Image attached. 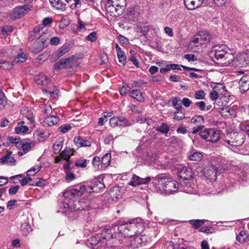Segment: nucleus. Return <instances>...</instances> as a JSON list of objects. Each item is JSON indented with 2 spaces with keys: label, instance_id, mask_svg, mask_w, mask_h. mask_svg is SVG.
I'll list each match as a JSON object with an SVG mask.
<instances>
[{
  "label": "nucleus",
  "instance_id": "52",
  "mask_svg": "<svg viewBox=\"0 0 249 249\" xmlns=\"http://www.w3.org/2000/svg\"><path fill=\"white\" fill-rule=\"evenodd\" d=\"M205 93L203 90H199L196 91L194 95L195 99L197 100L203 99L205 96Z\"/></svg>",
  "mask_w": 249,
  "mask_h": 249
},
{
  "label": "nucleus",
  "instance_id": "61",
  "mask_svg": "<svg viewBox=\"0 0 249 249\" xmlns=\"http://www.w3.org/2000/svg\"><path fill=\"white\" fill-rule=\"evenodd\" d=\"M119 119V125H128L129 124L128 120L124 117H118Z\"/></svg>",
  "mask_w": 249,
  "mask_h": 249
},
{
  "label": "nucleus",
  "instance_id": "50",
  "mask_svg": "<svg viewBox=\"0 0 249 249\" xmlns=\"http://www.w3.org/2000/svg\"><path fill=\"white\" fill-rule=\"evenodd\" d=\"M42 91L44 93H49L51 97L53 98H56L58 95V90L57 89H54L51 90L50 89H42Z\"/></svg>",
  "mask_w": 249,
  "mask_h": 249
},
{
  "label": "nucleus",
  "instance_id": "33",
  "mask_svg": "<svg viewBox=\"0 0 249 249\" xmlns=\"http://www.w3.org/2000/svg\"><path fill=\"white\" fill-rule=\"evenodd\" d=\"M63 143L64 142L62 138H58L55 141L53 145L54 153L58 154L59 153L63 147Z\"/></svg>",
  "mask_w": 249,
  "mask_h": 249
},
{
  "label": "nucleus",
  "instance_id": "56",
  "mask_svg": "<svg viewBox=\"0 0 249 249\" xmlns=\"http://www.w3.org/2000/svg\"><path fill=\"white\" fill-rule=\"evenodd\" d=\"M75 165L76 167H79L82 168H84L87 166V160H77L75 163Z\"/></svg>",
  "mask_w": 249,
  "mask_h": 249
},
{
  "label": "nucleus",
  "instance_id": "10",
  "mask_svg": "<svg viewBox=\"0 0 249 249\" xmlns=\"http://www.w3.org/2000/svg\"><path fill=\"white\" fill-rule=\"evenodd\" d=\"M75 59V57L74 55H72L69 58L61 59L54 64V68L57 70H60L65 68H71L73 65V61Z\"/></svg>",
  "mask_w": 249,
  "mask_h": 249
},
{
  "label": "nucleus",
  "instance_id": "54",
  "mask_svg": "<svg viewBox=\"0 0 249 249\" xmlns=\"http://www.w3.org/2000/svg\"><path fill=\"white\" fill-rule=\"evenodd\" d=\"M119 119L118 117H112L110 119V121H109L110 125L113 127H114L115 126L119 125Z\"/></svg>",
  "mask_w": 249,
  "mask_h": 249
},
{
  "label": "nucleus",
  "instance_id": "23",
  "mask_svg": "<svg viewBox=\"0 0 249 249\" xmlns=\"http://www.w3.org/2000/svg\"><path fill=\"white\" fill-rule=\"evenodd\" d=\"M130 223L131 227L130 228L132 229L134 235L136 234L141 235L140 233L143 231L144 228L143 223L141 222L136 221L131 222Z\"/></svg>",
  "mask_w": 249,
  "mask_h": 249
},
{
  "label": "nucleus",
  "instance_id": "3",
  "mask_svg": "<svg viewBox=\"0 0 249 249\" xmlns=\"http://www.w3.org/2000/svg\"><path fill=\"white\" fill-rule=\"evenodd\" d=\"M86 190V186L85 185H81L80 186L75 188L68 189L63 193V196L65 199V203L74 201V199L76 197L81 196Z\"/></svg>",
  "mask_w": 249,
  "mask_h": 249
},
{
  "label": "nucleus",
  "instance_id": "20",
  "mask_svg": "<svg viewBox=\"0 0 249 249\" xmlns=\"http://www.w3.org/2000/svg\"><path fill=\"white\" fill-rule=\"evenodd\" d=\"M203 0H184L186 7L190 10H194L200 6Z\"/></svg>",
  "mask_w": 249,
  "mask_h": 249
},
{
  "label": "nucleus",
  "instance_id": "27",
  "mask_svg": "<svg viewBox=\"0 0 249 249\" xmlns=\"http://www.w3.org/2000/svg\"><path fill=\"white\" fill-rule=\"evenodd\" d=\"M73 142L75 144L79 147L82 146H90L91 145V142L88 140H85L79 136L75 137L74 138Z\"/></svg>",
  "mask_w": 249,
  "mask_h": 249
},
{
  "label": "nucleus",
  "instance_id": "21",
  "mask_svg": "<svg viewBox=\"0 0 249 249\" xmlns=\"http://www.w3.org/2000/svg\"><path fill=\"white\" fill-rule=\"evenodd\" d=\"M59 121V118L57 116L52 115L48 116L41 123L44 127L52 126L57 124Z\"/></svg>",
  "mask_w": 249,
  "mask_h": 249
},
{
  "label": "nucleus",
  "instance_id": "6",
  "mask_svg": "<svg viewBox=\"0 0 249 249\" xmlns=\"http://www.w3.org/2000/svg\"><path fill=\"white\" fill-rule=\"evenodd\" d=\"M150 238L145 235H137L128 242L126 246L129 249H135L145 246Z\"/></svg>",
  "mask_w": 249,
  "mask_h": 249
},
{
  "label": "nucleus",
  "instance_id": "30",
  "mask_svg": "<svg viewBox=\"0 0 249 249\" xmlns=\"http://www.w3.org/2000/svg\"><path fill=\"white\" fill-rule=\"evenodd\" d=\"M49 1L52 6L56 9L65 11L66 9V4L60 0H49Z\"/></svg>",
  "mask_w": 249,
  "mask_h": 249
},
{
  "label": "nucleus",
  "instance_id": "32",
  "mask_svg": "<svg viewBox=\"0 0 249 249\" xmlns=\"http://www.w3.org/2000/svg\"><path fill=\"white\" fill-rule=\"evenodd\" d=\"M12 151H8L5 156L0 158V161L2 164L12 163L16 161L14 157H11Z\"/></svg>",
  "mask_w": 249,
  "mask_h": 249
},
{
  "label": "nucleus",
  "instance_id": "18",
  "mask_svg": "<svg viewBox=\"0 0 249 249\" xmlns=\"http://www.w3.org/2000/svg\"><path fill=\"white\" fill-rule=\"evenodd\" d=\"M105 186L104 184L99 180H95L93 181L92 185H88L86 187V191H88L89 193L92 192H98L101 189H104Z\"/></svg>",
  "mask_w": 249,
  "mask_h": 249
},
{
  "label": "nucleus",
  "instance_id": "47",
  "mask_svg": "<svg viewBox=\"0 0 249 249\" xmlns=\"http://www.w3.org/2000/svg\"><path fill=\"white\" fill-rule=\"evenodd\" d=\"M14 65V64L13 61L12 62H9L1 60V68L3 69L4 70H10L12 68Z\"/></svg>",
  "mask_w": 249,
  "mask_h": 249
},
{
  "label": "nucleus",
  "instance_id": "36",
  "mask_svg": "<svg viewBox=\"0 0 249 249\" xmlns=\"http://www.w3.org/2000/svg\"><path fill=\"white\" fill-rule=\"evenodd\" d=\"M248 237V234L245 231L242 230L236 235V240L241 243H244L247 241Z\"/></svg>",
  "mask_w": 249,
  "mask_h": 249
},
{
  "label": "nucleus",
  "instance_id": "60",
  "mask_svg": "<svg viewBox=\"0 0 249 249\" xmlns=\"http://www.w3.org/2000/svg\"><path fill=\"white\" fill-rule=\"evenodd\" d=\"M184 118V114H183L182 112L178 111L175 113V116L174 117V119L179 121L182 120Z\"/></svg>",
  "mask_w": 249,
  "mask_h": 249
},
{
  "label": "nucleus",
  "instance_id": "35",
  "mask_svg": "<svg viewBox=\"0 0 249 249\" xmlns=\"http://www.w3.org/2000/svg\"><path fill=\"white\" fill-rule=\"evenodd\" d=\"M26 55L23 53H20L15 56L13 60L14 65L16 64H21L27 60Z\"/></svg>",
  "mask_w": 249,
  "mask_h": 249
},
{
  "label": "nucleus",
  "instance_id": "45",
  "mask_svg": "<svg viewBox=\"0 0 249 249\" xmlns=\"http://www.w3.org/2000/svg\"><path fill=\"white\" fill-rule=\"evenodd\" d=\"M202 157V155L198 152H194L189 156L190 160L193 161H200Z\"/></svg>",
  "mask_w": 249,
  "mask_h": 249
},
{
  "label": "nucleus",
  "instance_id": "43",
  "mask_svg": "<svg viewBox=\"0 0 249 249\" xmlns=\"http://www.w3.org/2000/svg\"><path fill=\"white\" fill-rule=\"evenodd\" d=\"M111 154L110 153H107L104 155L101 159V164L104 165L105 167L108 166L110 162Z\"/></svg>",
  "mask_w": 249,
  "mask_h": 249
},
{
  "label": "nucleus",
  "instance_id": "13",
  "mask_svg": "<svg viewBox=\"0 0 249 249\" xmlns=\"http://www.w3.org/2000/svg\"><path fill=\"white\" fill-rule=\"evenodd\" d=\"M74 151L69 147H66L62 151L58 156L55 157V162L61 163L62 160H65L66 161H70L71 156L74 155Z\"/></svg>",
  "mask_w": 249,
  "mask_h": 249
},
{
  "label": "nucleus",
  "instance_id": "64",
  "mask_svg": "<svg viewBox=\"0 0 249 249\" xmlns=\"http://www.w3.org/2000/svg\"><path fill=\"white\" fill-rule=\"evenodd\" d=\"M50 44L52 45H57L60 43V38L58 37L55 36L53 37H52L50 39Z\"/></svg>",
  "mask_w": 249,
  "mask_h": 249
},
{
  "label": "nucleus",
  "instance_id": "55",
  "mask_svg": "<svg viewBox=\"0 0 249 249\" xmlns=\"http://www.w3.org/2000/svg\"><path fill=\"white\" fill-rule=\"evenodd\" d=\"M71 129V126L70 124H65L60 126L59 129L60 132L65 133Z\"/></svg>",
  "mask_w": 249,
  "mask_h": 249
},
{
  "label": "nucleus",
  "instance_id": "58",
  "mask_svg": "<svg viewBox=\"0 0 249 249\" xmlns=\"http://www.w3.org/2000/svg\"><path fill=\"white\" fill-rule=\"evenodd\" d=\"M114 140V136L111 134H107L105 136L104 139V142L106 144L110 143V142Z\"/></svg>",
  "mask_w": 249,
  "mask_h": 249
},
{
  "label": "nucleus",
  "instance_id": "41",
  "mask_svg": "<svg viewBox=\"0 0 249 249\" xmlns=\"http://www.w3.org/2000/svg\"><path fill=\"white\" fill-rule=\"evenodd\" d=\"M32 142L29 140H23V143L22 149L24 151V153H26L31 149Z\"/></svg>",
  "mask_w": 249,
  "mask_h": 249
},
{
  "label": "nucleus",
  "instance_id": "15",
  "mask_svg": "<svg viewBox=\"0 0 249 249\" xmlns=\"http://www.w3.org/2000/svg\"><path fill=\"white\" fill-rule=\"evenodd\" d=\"M43 25H38L35 27L34 29V31L31 33L30 36L29 37V39L31 41L33 40L35 38L41 39V36L42 35L44 38H47V34L43 31Z\"/></svg>",
  "mask_w": 249,
  "mask_h": 249
},
{
  "label": "nucleus",
  "instance_id": "1",
  "mask_svg": "<svg viewBox=\"0 0 249 249\" xmlns=\"http://www.w3.org/2000/svg\"><path fill=\"white\" fill-rule=\"evenodd\" d=\"M154 183L166 194H172L178 188V182L174 179L168 178L165 174H160L154 178Z\"/></svg>",
  "mask_w": 249,
  "mask_h": 249
},
{
  "label": "nucleus",
  "instance_id": "40",
  "mask_svg": "<svg viewBox=\"0 0 249 249\" xmlns=\"http://www.w3.org/2000/svg\"><path fill=\"white\" fill-rule=\"evenodd\" d=\"M230 169H232V171L235 170V174L242 179L244 180L246 176V172L241 171L240 169L237 168L236 166H230Z\"/></svg>",
  "mask_w": 249,
  "mask_h": 249
},
{
  "label": "nucleus",
  "instance_id": "59",
  "mask_svg": "<svg viewBox=\"0 0 249 249\" xmlns=\"http://www.w3.org/2000/svg\"><path fill=\"white\" fill-rule=\"evenodd\" d=\"M87 39L92 42L95 41L97 39V33L95 32H91L87 36Z\"/></svg>",
  "mask_w": 249,
  "mask_h": 249
},
{
  "label": "nucleus",
  "instance_id": "9",
  "mask_svg": "<svg viewBox=\"0 0 249 249\" xmlns=\"http://www.w3.org/2000/svg\"><path fill=\"white\" fill-rule=\"evenodd\" d=\"M32 6L29 5L17 6L15 7L10 14L11 19H19L31 10Z\"/></svg>",
  "mask_w": 249,
  "mask_h": 249
},
{
  "label": "nucleus",
  "instance_id": "49",
  "mask_svg": "<svg viewBox=\"0 0 249 249\" xmlns=\"http://www.w3.org/2000/svg\"><path fill=\"white\" fill-rule=\"evenodd\" d=\"M42 111L46 116H48L53 113V109L50 105H45L42 107Z\"/></svg>",
  "mask_w": 249,
  "mask_h": 249
},
{
  "label": "nucleus",
  "instance_id": "2",
  "mask_svg": "<svg viewBox=\"0 0 249 249\" xmlns=\"http://www.w3.org/2000/svg\"><path fill=\"white\" fill-rule=\"evenodd\" d=\"M210 56L212 59L225 61L222 64L226 66L231 64L233 59V56L230 53L229 48L225 45H217L213 46L210 52Z\"/></svg>",
  "mask_w": 249,
  "mask_h": 249
},
{
  "label": "nucleus",
  "instance_id": "4",
  "mask_svg": "<svg viewBox=\"0 0 249 249\" xmlns=\"http://www.w3.org/2000/svg\"><path fill=\"white\" fill-rule=\"evenodd\" d=\"M199 134L203 140L212 143L217 142L220 138V131L214 128H204Z\"/></svg>",
  "mask_w": 249,
  "mask_h": 249
},
{
  "label": "nucleus",
  "instance_id": "26",
  "mask_svg": "<svg viewBox=\"0 0 249 249\" xmlns=\"http://www.w3.org/2000/svg\"><path fill=\"white\" fill-rule=\"evenodd\" d=\"M82 204V201H76L72 202H69V203L66 202V206L65 208L67 207L71 211H77L81 210V207H80Z\"/></svg>",
  "mask_w": 249,
  "mask_h": 249
},
{
  "label": "nucleus",
  "instance_id": "12",
  "mask_svg": "<svg viewBox=\"0 0 249 249\" xmlns=\"http://www.w3.org/2000/svg\"><path fill=\"white\" fill-rule=\"evenodd\" d=\"M71 48V45L69 43H65L62 46L54 52L51 55V59L55 61L69 52Z\"/></svg>",
  "mask_w": 249,
  "mask_h": 249
},
{
  "label": "nucleus",
  "instance_id": "19",
  "mask_svg": "<svg viewBox=\"0 0 249 249\" xmlns=\"http://www.w3.org/2000/svg\"><path fill=\"white\" fill-rule=\"evenodd\" d=\"M217 172L214 166H211L204 170V174L211 181H215L217 178Z\"/></svg>",
  "mask_w": 249,
  "mask_h": 249
},
{
  "label": "nucleus",
  "instance_id": "53",
  "mask_svg": "<svg viewBox=\"0 0 249 249\" xmlns=\"http://www.w3.org/2000/svg\"><path fill=\"white\" fill-rule=\"evenodd\" d=\"M117 53V56L119 59V62L124 65L126 62V56L125 53L123 51L118 52Z\"/></svg>",
  "mask_w": 249,
  "mask_h": 249
},
{
  "label": "nucleus",
  "instance_id": "48",
  "mask_svg": "<svg viewBox=\"0 0 249 249\" xmlns=\"http://www.w3.org/2000/svg\"><path fill=\"white\" fill-rule=\"evenodd\" d=\"M6 103V96L4 92L0 89V109L3 108Z\"/></svg>",
  "mask_w": 249,
  "mask_h": 249
},
{
  "label": "nucleus",
  "instance_id": "62",
  "mask_svg": "<svg viewBox=\"0 0 249 249\" xmlns=\"http://www.w3.org/2000/svg\"><path fill=\"white\" fill-rule=\"evenodd\" d=\"M66 179L67 181L70 182L73 180L74 179L75 177L73 173L66 171Z\"/></svg>",
  "mask_w": 249,
  "mask_h": 249
},
{
  "label": "nucleus",
  "instance_id": "24",
  "mask_svg": "<svg viewBox=\"0 0 249 249\" xmlns=\"http://www.w3.org/2000/svg\"><path fill=\"white\" fill-rule=\"evenodd\" d=\"M130 223L131 227L130 228L132 229L134 235L136 234L141 235L140 233L143 231L144 228L143 223L141 222L136 221L131 222Z\"/></svg>",
  "mask_w": 249,
  "mask_h": 249
},
{
  "label": "nucleus",
  "instance_id": "31",
  "mask_svg": "<svg viewBox=\"0 0 249 249\" xmlns=\"http://www.w3.org/2000/svg\"><path fill=\"white\" fill-rule=\"evenodd\" d=\"M149 30V26L147 23L139 22L137 25L136 31L137 32L144 35Z\"/></svg>",
  "mask_w": 249,
  "mask_h": 249
},
{
  "label": "nucleus",
  "instance_id": "63",
  "mask_svg": "<svg viewBox=\"0 0 249 249\" xmlns=\"http://www.w3.org/2000/svg\"><path fill=\"white\" fill-rule=\"evenodd\" d=\"M19 186L18 185L11 187L9 189L8 192H9V194L12 195L16 194L18 192V191L19 189Z\"/></svg>",
  "mask_w": 249,
  "mask_h": 249
},
{
  "label": "nucleus",
  "instance_id": "39",
  "mask_svg": "<svg viewBox=\"0 0 249 249\" xmlns=\"http://www.w3.org/2000/svg\"><path fill=\"white\" fill-rule=\"evenodd\" d=\"M204 123V117L201 115H196L191 120V123L197 124V125H202Z\"/></svg>",
  "mask_w": 249,
  "mask_h": 249
},
{
  "label": "nucleus",
  "instance_id": "16",
  "mask_svg": "<svg viewBox=\"0 0 249 249\" xmlns=\"http://www.w3.org/2000/svg\"><path fill=\"white\" fill-rule=\"evenodd\" d=\"M151 180L150 177L146 178H142L135 174H133L130 181L128 184L133 187H136L141 184H146Z\"/></svg>",
  "mask_w": 249,
  "mask_h": 249
},
{
  "label": "nucleus",
  "instance_id": "38",
  "mask_svg": "<svg viewBox=\"0 0 249 249\" xmlns=\"http://www.w3.org/2000/svg\"><path fill=\"white\" fill-rule=\"evenodd\" d=\"M20 229L23 234L26 236L32 231L30 225L27 222L22 223L20 225Z\"/></svg>",
  "mask_w": 249,
  "mask_h": 249
},
{
  "label": "nucleus",
  "instance_id": "5",
  "mask_svg": "<svg viewBox=\"0 0 249 249\" xmlns=\"http://www.w3.org/2000/svg\"><path fill=\"white\" fill-rule=\"evenodd\" d=\"M124 1L121 0L120 3H113L110 1H107L106 3V10L111 16L117 17L122 15L124 10Z\"/></svg>",
  "mask_w": 249,
  "mask_h": 249
},
{
  "label": "nucleus",
  "instance_id": "46",
  "mask_svg": "<svg viewBox=\"0 0 249 249\" xmlns=\"http://www.w3.org/2000/svg\"><path fill=\"white\" fill-rule=\"evenodd\" d=\"M13 27L11 25H6L0 27V31L3 35H8L13 31Z\"/></svg>",
  "mask_w": 249,
  "mask_h": 249
},
{
  "label": "nucleus",
  "instance_id": "37",
  "mask_svg": "<svg viewBox=\"0 0 249 249\" xmlns=\"http://www.w3.org/2000/svg\"><path fill=\"white\" fill-rule=\"evenodd\" d=\"M205 220L200 219H191L189 221V223L192 225L195 229H197L202 226L205 223Z\"/></svg>",
  "mask_w": 249,
  "mask_h": 249
},
{
  "label": "nucleus",
  "instance_id": "29",
  "mask_svg": "<svg viewBox=\"0 0 249 249\" xmlns=\"http://www.w3.org/2000/svg\"><path fill=\"white\" fill-rule=\"evenodd\" d=\"M49 79L44 74L41 73L35 77V81L38 85H46L49 83Z\"/></svg>",
  "mask_w": 249,
  "mask_h": 249
},
{
  "label": "nucleus",
  "instance_id": "8",
  "mask_svg": "<svg viewBox=\"0 0 249 249\" xmlns=\"http://www.w3.org/2000/svg\"><path fill=\"white\" fill-rule=\"evenodd\" d=\"M211 36L205 31H201L192 37V42L194 44L204 45L206 47L210 42Z\"/></svg>",
  "mask_w": 249,
  "mask_h": 249
},
{
  "label": "nucleus",
  "instance_id": "42",
  "mask_svg": "<svg viewBox=\"0 0 249 249\" xmlns=\"http://www.w3.org/2000/svg\"><path fill=\"white\" fill-rule=\"evenodd\" d=\"M156 130L161 133L167 134L169 131V127L166 124L162 123L156 128Z\"/></svg>",
  "mask_w": 249,
  "mask_h": 249
},
{
  "label": "nucleus",
  "instance_id": "44",
  "mask_svg": "<svg viewBox=\"0 0 249 249\" xmlns=\"http://www.w3.org/2000/svg\"><path fill=\"white\" fill-rule=\"evenodd\" d=\"M181 104V99L178 97L174 98L172 100L173 107L178 110H179L182 108Z\"/></svg>",
  "mask_w": 249,
  "mask_h": 249
},
{
  "label": "nucleus",
  "instance_id": "57",
  "mask_svg": "<svg viewBox=\"0 0 249 249\" xmlns=\"http://www.w3.org/2000/svg\"><path fill=\"white\" fill-rule=\"evenodd\" d=\"M130 89V88L128 86H123L120 89V93L121 95H125Z\"/></svg>",
  "mask_w": 249,
  "mask_h": 249
},
{
  "label": "nucleus",
  "instance_id": "51",
  "mask_svg": "<svg viewBox=\"0 0 249 249\" xmlns=\"http://www.w3.org/2000/svg\"><path fill=\"white\" fill-rule=\"evenodd\" d=\"M28 127L26 125L18 126L15 128V132L17 134L26 133L28 131Z\"/></svg>",
  "mask_w": 249,
  "mask_h": 249
},
{
  "label": "nucleus",
  "instance_id": "17",
  "mask_svg": "<svg viewBox=\"0 0 249 249\" xmlns=\"http://www.w3.org/2000/svg\"><path fill=\"white\" fill-rule=\"evenodd\" d=\"M193 172L191 168L182 166L178 169V175L180 178L184 180H189L193 177Z\"/></svg>",
  "mask_w": 249,
  "mask_h": 249
},
{
  "label": "nucleus",
  "instance_id": "22",
  "mask_svg": "<svg viewBox=\"0 0 249 249\" xmlns=\"http://www.w3.org/2000/svg\"><path fill=\"white\" fill-rule=\"evenodd\" d=\"M102 239H101V237L97 239L96 237H92L90 238V244L92 246H96L99 245V246H104L107 245V238H109L110 237H111L112 235H109V236L105 237L103 235V234H102Z\"/></svg>",
  "mask_w": 249,
  "mask_h": 249
},
{
  "label": "nucleus",
  "instance_id": "34",
  "mask_svg": "<svg viewBox=\"0 0 249 249\" xmlns=\"http://www.w3.org/2000/svg\"><path fill=\"white\" fill-rule=\"evenodd\" d=\"M131 96L139 102L144 101L142 92L138 89H133L130 92Z\"/></svg>",
  "mask_w": 249,
  "mask_h": 249
},
{
  "label": "nucleus",
  "instance_id": "11",
  "mask_svg": "<svg viewBox=\"0 0 249 249\" xmlns=\"http://www.w3.org/2000/svg\"><path fill=\"white\" fill-rule=\"evenodd\" d=\"M46 39L43 37L42 35L41 39L35 41L30 47L29 49L34 53H37L41 52L45 47V42Z\"/></svg>",
  "mask_w": 249,
  "mask_h": 249
},
{
  "label": "nucleus",
  "instance_id": "25",
  "mask_svg": "<svg viewBox=\"0 0 249 249\" xmlns=\"http://www.w3.org/2000/svg\"><path fill=\"white\" fill-rule=\"evenodd\" d=\"M240 89L242 92H245L249 89V75L243 76L239 82Z\"/></svg>",
  "mask_w": 249,
  "mask_h": 249
},
{
  "label": "nucleus",
  "instance_id": "28",
  "mask_svg": "<svg viewBox=\"0 0 249 249\" xmlns=\"http://www.w3.org/2000/svg\"><path fill=\"white\" fill-rule=\"evenodd\" d=\"M237 60L241 67H246L249 63V55L247 53H242L237 56Z\"/></svg>",
  "mask_w": 249,
  "mask_h": 249
},
{
  "label": "nucleus",
  "instance_id": "14",
  "mask_svg": "<svg viewBox=\"0 0 249 249\" xmlns=\"http://www.w3.org/2000/svg\"><path fill=\"white\" fill-rule=\"evenodd\" d=\"M130 222L124 223L118 227V230L122 235L124 237H131L134 235Z\"/></svg>",
  "mask_w": 249,
  "mask_h": 249
},
{
  "label": "nucleus",
  "instance_id": "7",
  "mask_svg": "<svg viewBox=\"0 0 249 249\" xmlns=\"http://www.w3.org/2000/svg\"><path fill=\"white\" fill-rule=\"evenodd\" d=\"M229 135L230 140H225L223 143V144L228 147L230 146H239L245 142L244 135L243 133L231 132Z\"/></svg>",
  "mask_w": 249,
  "mask_h": 249
}]
</instances>
